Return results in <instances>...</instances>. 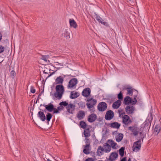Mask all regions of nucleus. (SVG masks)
I'll return each mask as SVG.
<instances>
[{
    "label": "nucleus",
    "instance_id": "nucleus-39",
    "mask_svg": "<svg viewBox=\"0 0 161 161\" xmlns=\"http://www.w3.org/2000/svg\"><path fill=\"white\" fill-rule=\"evenodd\" d=\"M100 23L106 26H108V23L107 22H105L103 19Z\"/></svg>",
    "mask_w": 161,
    "mask_h": 161
},
{
    "label": "nucleus",
    "instance_id": "nucleus-57",
    "mask_svg": "<svg viewBox=\"0 0 161 161\" xmlns=\"http://www.w3.org/2000/svg\"><path fill=\"white\" fill-rule=\"evenodd\" d=\"M39 99V98H38L37 100H36V103L37 102V101H38Z\"/></svg>",
    "mask_w": 161,
    "mask_h": 161
},
{
    "label": "nucleus",
    "instance_id": "nucleus-45",
    "mask_svg": "<svg viewBox=\"0 0 161 161\" xmlns=\"http://www.w3.org/2000/svg\"><path fill=\"white\" fill-rule=\"evenodd\" d=\"M85 140H86V142H85V143H86V145H87V144H89V146H90V143L89 142V139L86 137V138H85Z\"/></svg>",
    "mask_w": 161,
    "mask_h": 161
},
{
    "label": "nucleus",
    "instance_id": "nucleus-43",
    "mask_svg": "<svg viewBox=\"0 0 161 161\" xmlns=\"http://www.w3.org/2000/svg\"><path fill=\"white\" fill-rule=\"evenodd\" d=\"M57 108L58 109V111H59L63 110L64 108V107H63V106L60 105V106L58 107Z\"/></svg>",
    "mask_w": 161,
    "mask_h": 161
},
{
    "label": "nucleus",
    "instance_id": "nucleus-17",
    "mask_svg": "<svg viewBox=\"0 0 161 161\" xmlns=\"http://www.w3.org/2000/svg\"><path fill=\"white\" fill-rule=\"evenodd\" d=\"M121 104V101L120 100H118L113 103L112 105L113 108L114 109H117L120 106Z\"/></svg>",
    "mask_w": 161,
    "mask_h": 161
},
{
    "label": "nucleus",
    "instance_id": "nucleus-52",
    "mask_svg": "<svg viewBox=\"0 0 161 161\" xmlns=\"http://www.w3.org/2000/svg\"><path fill=\"white\" fill-rule=\"evenodd\" d=\"M2 39V35L1 33H0V42Z\"/></svg>",
    "mask_w": 161,
    "mask_h": 161
},
{
    "label": "nucleus",
    "instance_id": "nucleus-15",
    "mask_svg": "<svg viewBox=\"0 0 161 161\" xmlns=\"http://www.w3.org/2000/svg\"><path fill=\"white\" fill-rule=\"evenodd\" d=\"M85 116V113L83 110L79 111L77 114V117L80 120L83 119Z\"/></svg>",
    "mask_w": 161,
    "mask_h": 161
},
{
    "label": "nucleus",
    "instance_id": "nucleus-4",
    "mask_svg": "<svg viewBox=\"0 0 161 161\" xmlns=\"http://www.w3.org/2000/svg\"><path fill=\"white\" fill-rule=\"evenodd\" d=\"M87 101L88 103L86 104V105L87 108L89 109V111L91 113H93L95 111V108L94 106L97 103V100L91 98L87 99Z\"/></svg>",
    "mask_w": 161,
    "mask_h": 161
},
{
    "label": "nucleus",
    "instance_id": "nucleus-18",
    "mask_svg": "<svg viewBox=\"0 0 161 161\" xmlns=\"http://www.w3.org/2000/svg\"><path fill=\"white\" fill-rule=\"evenodd\" d=\"M132 99L129 96H126L124 99V103L125 105H128L131 103Z\"/></svg>",
    "mask_w": 161,
    "mask_h": 161
},
{
    "label": "nucleus",
    "instance_id": "nucleus-40",
    "mask_svg": "<svg viewBox=\"0 0 161 161\" xmlns=\"http://www.w3.org/2000/svg\"><path fill=\"white\" fill-rule=\"evenodd\" d=\"M94 16L97 20H99V19H101V17L98 14H96V13H94Z\"/></svg>",
    "mask_w": 161,
    "mask_h": 161
},
{
    "label": "nucleus",
    "instance_id": "nucleus-58",
    "mask_svg": "<svg viewBox=\"0 0 161 161\" xmlns=\"http://www.w3.org/2000/svg\"><path fill=\"white\" fill-rule=\"evenodd\" d=\"M43 72L44 73H45V74H47V73L46 72H45V70H44V71H43Z\"/></svg>",
    "mask_w": 161,
    "mask_h": 161
},
{
    "label": "nucleus",
    "instance_id": "nucleus-36",
    "mask_svg": "<svg viewBox=\"0 0 161 161\" xmlns=\"http://www.w3.org/2000/svg\"><path fill=\"white\" fill-rule=\"evenodd\" d=\"M132 132L134 135L135 136H137L139 133V131L137 130V129H135Z\"/></svg>",
    "mask_w": 161,
    "mask_h": 161
},
{
    "label": "nucleus",
    "instance_id": "nucleus-54",
    "mask_svg": "<svg viewBox=\"0 0 161 161\" xmlns=\"http://www.w3.org/2000/svg\"><path fill=\"white\" fill-rule=\"evenodd\" d=\"M128 161H131V159L130 158H129Z\"/></svg>",
    "mask_w": 161,
    "mask_h": 161
},
{
    "label": "nucleus",
    "instance_id": "nucleus-30",
    "mask_svg": "<svg viewBox=\"0 0 161 161\" xmlns=\"http://www.w3.org/2000/svg\"><path fill=\"white\" fill-rule=\"evenodd\" d=\"M41 58H40L44 61L47 62L49 58V56L48 55H40Z\"/></svg>",
    "mask_w": 161,
    "mask_h": 161
},
{
    "label": "nucleus",
    "instance_id": "nucleus-44",
    "mask_svg": "<svg viewBox=\"0 0 161 161\" xmlns=\"http://www.w3.org/2000/svg\"><path fill=\"white\" fill-rule=\"evenodd\" d=\"M85 161H94V160L93 158H89L86 159Z\"/></svg>",
    "mask_w": 161,
    "mask_h": 161
},
{
    "label": "nucleus",
    "instance_id": "nucleus-1",
    "mask_svg": "<svg viewBox=\"0 0 161 161\" xmlns=\"http://www.w3.org/2000/svg\"><path fill=\"white\" fill-rule=\"evenodd\" d=\"M111 150V147L106 142L103 144V147L101 146H98L97 151V155L98 156L102 155L104 153H108Z\"/></svg>",
    "mask_w": 161,
    "mask_h": 161
},
{
    "label": "nucleus",
    "instance_id": "nucleus-28",
    "mask_svg": "<svg viewBox=\"0 0 161 161\" xmlns=\"http://www.w3.org/2000/svg\"><path fill=\"white\" fill-rule=\"evenodd\" d=\"M80 125L81 128L84 129L87 127V124L86 123L83 121H81L80 122Z\"/></svg>",
    "mask_w": 161,
    "mask_h": 161
},
{
    "label": "nucleus",
    "instance_id": "nucleus-38",
    "mask_svg": "<svg viewBox=\"0 0 161 161\" xmlns=\"http://www.w3.org/2000/svg\"><path fill=\"white\" fill-rule=\"evenodd\" d=\"M16 75L15 71L13 70L10 72V75L11 77L13 78H14L15 75Z\"/></svg>",
    "mask_w": 161,
    "mask_h": 161
},
{
    "label": "nucleus",
    "instance_id": "nucleus-35",
    "mask_svg": "<svg viewBox=\"0 0 161 161\" xmlns=\"http://www.w3.org/2000/svg\"><path fill=\"white\" fill-rule=\"evenodd\" d=\"M122 92V91H121L119 93L118 95V98L119 99V100H122L123 99V95Z\"/></svg>",
    "mask_w": 161,
    "mask_h": 161
},
{
    "label": "nucleus",
    "instance_id": "nucleus-34",
    "mask_svg": "<svg viewBox=\"0 0 161 161\" xmlns=\"http://www.w3.org/2000/svg\"><path fill=\"white\" fill-rule=\"evenodd\" d=\"M52 117V115L50 113H47V114L46 115V119L48 122L50 120Z\"/></svg>",
    "mask_w": 161,
    "mask_h": 161
},
{
    "label": "nucleus",
    "instance_id": "nucleus-29",
    "mask_svg": "<svg viewBox=\"0 0 161 161\" xmlns=\"http://www.w3.org/2000/svg\"><path fill=\"white\" fill-rule=\"evenodd\" d=\"M78 104L79 107L81 109H83L85 107V103L84 102L80 101L78 103Z\"/></svg>",
    "mask_w": 161,
    "mask_h": 161
},
{
    "label": "nucleus",
    "instance_id": "nucleus-26",
    "mask_svg": "<svg viewBox=\"0 0 161 161\" xmlns=\"http://www.w3.org/2000/svg\"><path fill=\"white\" fill-rule=\"evenodd\" d=\"M78 93L76 92H71L70 94V98L72 99H75L79 96Z\"/></svg>",
    "mask_w": 161,
    "mask_h": 161
},
{
    "label": "nucleus",
    "instance_id": "nucleus-13",
    "mask_svg": "<svg viewBox=\"0 0 161 161\" xmlns=\"http://www.w3.org/2000/svg\"><path fill=\"white\" fill-rule=\"evenodd\" d=\"M96 119V115L94 114H92L89 115L88 117L87 120L89 122L92 123L94 122Z\"/></svg>",
    "mask_w": 161,
    "mask_h": 161
},
{
    "label": "nucleus",
    "instance_id": "nucleus-20",
    "mask_svg": "<svg viewBox=\"0 0 161 161\" xmlns=\"http://www.w3.org/2000/svg\"><path fill=\"white\" fill-rule=\"evenodd\" d=\"M64 77L60 76L57 77L55 79V82L56 84H62L64 81Z\"/></svg>",
    "mask_w": 161,
    "mask_h": 161
},
{
    "label": "nucleus",
    "instance_id": "nucleus-11",
    "mask_svg": "<svg viewBox=\"0 0 161 161\" xmlns=\"http://www.w3.org/2000/svg\"><path fill=\"white\" fill-rule=\"evenodd\" d=\"M107 143L111 147V148H112L113 149H116L118 147L117 144L116 143L114 142L112 140H108L107 141Z\"/></svg>",
    "mask_w": 161,
    "mask_h": 161
},
{
    "label": "nucleus",
    "instance_id": "nucleus-21",
    "mask_svg": "<svg viewBox=\"0 0 161 161\" xmlns=\"http://www.w3.org/2000/svg\"><path fill=\"white\" fill-rule=\"evenodd\" d=\"M69 23L71 27L75 28H76L77 27L76 22L73 19H69Z\"/></svg>",
    "mask_w": 161,
    "mask_h": 161
},
{
    "label": "nucleus",
    "instance_id": "nucleus-25",
    "mask_svg": "<svg viewBox=\"0 0 161 161\" xmlns=\"http://www.w3.org/2000/svg\"><path fill=\"white\" fill-rule=\"evenodd\" d=\"M89 144H88L84 147V149H83V152L86 154H88L90 153L89 151Z\"/></svg>",
    "mask_w": 161,
    "mask_h": 161
},
{
    "label": "nucleus",
    "instance_id": "nucleus-51",
    "mask_svg": "<svg viewBox=\"0 0 161 161\" xmlns=\"http://www.w3.org/2000/svg\"><path fill=\"white\" fill-rule=\"evenodd\" d=\"M136 97H137V95L134 96V99H133V100L134 101H135V100L137 101L136 98Z\"/></svg>",
    "mask_w": 161,
    "mask_h": 161
},
{
    "label": "nucleus",
    "instance_id": "nucleus-55",
    "mask_svg": "<svg viewBox=\"0 0 161 161\" xmlns=\"http://www.w3.org/2000/svg\"><path fill=\"white\" fill-rule=\"evenodd\" d=\"M121 111L120 110H118L119 113V114H120V113H121Z\"/></svg>",
    "mask_w": 161,
    "mask_h": 161
},
{
    "label": "nucleus",
    "instance_id": "nucleus-16",
    "mask_svg": "<svg viewBox=\"0 0 161 161\" xmlns=\"http://www.w3.org/2000/svg\"><path fill=\"white\" fill-rule=\"evenodd\" d=\"M46 110L49 112H52L54 106L51 103H49L47 105H43Z\"/></svg>",
    "mask_w": 161,
    "mask_h": 161
},
{
    "label": "nucleus",
    "instance_id": "nucleus-32",
    "mask_svg": "<svg viewBox=\"0 0 161 161\" xmlns=\"http://www.w3.org/2000/svg\"><path fill=\"white\" fill-rule=\"evenodd\" d=\"M125 149L124 147H122L119 150V155L121 157H123L124 155Z\"/></svg>",
    "mask_w": 161,
    "mask_h": 161
},
{
    "label": "nucleus",
    "instance_id": "nucleus-41",
    "mask_svg": "<svg viewBox=\"0 0 161 161\" xmlns=\"http://www.w3.org/2000/svg\"><path fill=\"white\" fill-rule=\"evenodd\" d=\"M36 90L33 86H31V92L33 93L35 92Z\"/></svg>",
    "mask_w": 161,
    "mask_h": 161
},
{
    "label": "nucleus",
    "instance_id": "nucleus-7",
    "mask_svg": "<svg viewBox=\"0 0 161 161\" xmlns=\"http://www.w3.org/2000/svg\"><path fill=\"white\" fill-rule=\"evenodd\" d=\"M141 139H139L138 141L134 142L133 147H134L133 149V151L137 152L140 150L141 146Z\"/></svg>",
    "mask_w": 161,
    "mask_h": 161
},
{
    "label": "nucleus",
    "instance_id": "nucleus-9",
    "mask_svg": "<svg viewBox=\"0 0 161 161\" xmlns=\"http://www.w3.org/2000/svg\"><path fill=\"white\" fill-rule=\"evenodd\" d=\"M107 107V105L106 103L102 102L98 104L97 108L99 111H103L106 109Z\"/></svg>",
    "mask_w": 161,
    "mask_h": 161
},
{
    "label": "nucleus",
    "instance_id": "nucleus-61",
    "mask_svg": "<svg viewBox=\"0 0 161 161\" xmlns=\"http://www.w3.org/2000/svg\"><path fill=\"white\" fill-rule=\"evenodd\" d=\"M142 134V132H140V135H141Z\"/></svg>",
    "mask_w": 161,
    "mask_h": 161
},
{
    "label": "nucleus",
    "instance_id": "nucleus-56",
    "mask_svg": "<svg viewBox=\"0 0 161 161\" xmlns=\"http://www.w3.org/2000/svg\"><path fill=\"white\" fill-rule=\"evenodd\" d=\"M47 161H52L50 160L49 159H47Z\"/></svg>",
    "mask_w": 161,
    "mask_h": 161
},
{
    "label": "nucleus",
    "instance_id": "nucleus-3",
    "mask_svg": "<svg viewBox=\"0 0 161 161\" xmlns=\"http://www.w3.org/2000/svg\"><path fill=\"white\" fill-rule=\"evenodd\" d=\"M60 106L66 107L67 112L70 114H73V112L75 109V106L73 104H68V103L66 101H63L59 103Z\"/></svg>",
    "mask_w": 161,
    "mask_h": 161
},
{
    "label": "nucleus",
    "instance_id": "nucleus-50",
    "mask_svg": "<svg viewBox=\"0 0 161 161\" xmlns=\"http://www.w3.org/2000/svg\"><path fill=\"white\" fill-rule=\"evenodd\" d=\"M101 19H99L97 20L99 23H100V22H101V21L103 19L101 18Z\"/></svg>",
    "mask_w": 161,
    "mask_h": 161
},
{
    "label": "nucleus",
    "instance_id": "nucleus-8",
    "mask_svg": "<svg viewBox=\"0 0 161 161\" xmlns=\"http://www.w3.org/2000/svg\"><path fill=\"white\" fill-rule=\"evenodd\" d=\"M125 110L127 114H132L134 112L135 108L133 106L130 105L126 107Z\"/></svg>",
    "mask_w": 161,
    "mask_h": 161
},
{
    "label": "nucleus",
    "instance_id": "nucleus-6",
    "mask_svg": "<svg viewBox=\"0 0 161 161\" xmlns=\"http://www.w3.org/2000/svg\"><path fill=\"white\" fill-rule=\"evenodd\" d=\"M118 153L115 152H112L110 154L109 158H106L104 161H114L118 158Z\"/></svg>",
    "mask_w": 161,
    "mask_h": 161
},
{
    "label": "nucleus",
    "instance_id": "nucleus-27",
    "mask_svg": "<svg viewBox=\"0 0 161 161\" xmlns=\"http://www.w3.org/2000/svg\"><path fill=\"white\" fill-rule=\"evenodd\" d=\"M63 36L66 40H69L70 38V33L67 30H65Z\"/></svg>",
    "mask_w": 161,
    "mask_h": 161
},
{
    "label": "nucleus",
    "instance_id": "nucleus-42",
    "mask_svg": "<svg viewBox=\"0 0 161 161\" xmlns=\"http://www.w3.org/2000/svg\"><path fill=\"white\" fill-rule=\"evenodd\" d=\"M53 114L56 113L57 114L59 113V111L58 109H56L55 108L53 107Z\"/></svg>",
    "mask_w": 161,
    "mask_h": 161
},
{
    "label": "nucleus",
    "instance_id": "nucleus-46",
    "mask_svg": "<svg viewBox=\"0 0 161 161\" xmlns=\"http://www.w3.org/2000/svg\"><path fill=\"white\" fill-rule=\"evenodd\" d=\"M135 129V128L134 127L130 126L129 127V129L130 130H131L132 132Z\"/></svg>",
    "mask_w": 161,
    "mask_h": 161
},
{
    "label": "nucleus",
    "instance_id": "nucleus-24",
    "mask_svg": "<svg viewBox=\"0 0 161 161\" xmlns=\"http://www.w3.org/2000/svg\"><path fill=\"white\" fill-rule=\"evenodd\" d=\"M123 135L122 133H119L115 137L116 141L118 142L121 141L123 137Z\"/></svg>",
    "mask_w": 161,
    "mask_h": 161
},
{
    "label": "nucleus",
    "instance_id": "nucleus-59",
    "mask_svg": "<svg viewBox=\"0 0 161 161\" xmlns=\"http://www.w3.org/2000/svg\"><path fill=\"white\" fill-rule=\"evenodd\" d=\"M41 96V94H39V95H38V97H39V96Z\"/></svg>",
    "mask_w": 161,
    "mask_h": 161
},
{
    "label": "nucleus",
    "instance_id": "nucleus-60",
    "mask_svg": "<svg viewBox=\"0 0 161 161\" xmlns=\"http://www.w3.org/2000/svg\"><path fill=\"white\" fill-rule=\"evenodd\" d=\"M143 138H144V137H143L142 138V142H143Z\"/></svg>",
    "mask_w": 161,
    "mask_h": 161
},
{
    "label": "nucleus",
    "instance_id": "nucleus-33",
    "mask_svg": "<svg viewBox=\"0 0 161 161\" xmlns=\"http://www.w3.org/2000/svg\"><path fill=\"white\" fill-rule=\"evenodd\" d=\"M161 130V128L159 126L156 125L154 128V131L157 132V135L160 132Z\"/></svg>",
    "mask_w": 161,
    "mask_h": 161
},
{
    "label": "nucleus",
    "instance_id": "nucleus-12",
    "mask_svg": "<svg viewBox=\"0 0 161 161\" xmlns=\"http://www.w3.org/2000/svg\"><path fill=\"white\" fill-rule=\"evenodd\" d=\"M91 93V90L89 88H86L83 90L82 92V95L85 97L89 96Z\"/></svg>",
    "mask_w": 161,
    "mask_h": 161
},
{
    "label": "nucleus",
    "instance_id": "nucleus-14",
    "mask_svg": "<svg viewBox=\"0 0 161 161\" xmlns=\"http://www.w3.org/2000/svg\"><path fill=\"white\" fill-rule=\"evenodd\" d=\"M122 121L125 125H128L131 122L129 116L127 115H125L123 117Z\"/></svg>",
    "mask_w": 161,
    "mask_h": 161
},
{
    "label": "nucleus",
    "instance_id": "nucleus-2",
    "mask_svg": "<svg viewBox=\"0 0 161 161\" xmlns=\"http://www.w3.org/2000/svg\"><path fill=\"white\" fill-rule=\"evenodd\" d=\"M55 89L56 92L54 93V96L56 98L60 99L64 91V87L62 85H57L56 86Z\"/></svg>",
    "mask_w": 161,
    "mask_h": 161
},
{
    "label": "nucleus",
    "instance_id": "nucleus-47",
    "mask_svg": "<svg viewBox=\"0 0 161 161\" xmlns=\"http://www.w3.org/2000/svg\"><path fill=\"white\" fill-rule=\"evenodd\" d=\"M137 102V101H136V100L134 101V100H132L131 103H132V105H134Z\"/></svg>",
    "mask_w": 161,
    "mask_h": 161
},
{
    "label": "nucleus",
    "instance_id": "nucleus-62",
    "mask_svg": "<svg viewBox=\"0 0 161 161\" xmlns=\"http://www.w3.org/2000/svg\"><path fill=\"white\" fill-rule=\"evenodd\" d=\"M3 61H3H2L1 62H0V63H2Z\"/></svg>",
    "mask_w": 161,
    "mask_h": 161
},
{
    "label": "nucleus",
    "instance_id": "nucleus-31",
    "mask_svg": "<svg viewBox=\"0 0 161 161\" xmlns=\"http://www.w3.org/2000/svg\"><path fill=\"white\" fill-rule=\"evenodd\" d=\"M127 90V94L132 96L133 94V90L131 88L127 87L125 89Z\"/></svg>",
    "mask_w": 161,
    "mask_h": 161
},
{
    "label": "nucleus",
    "instance_id": "nucleus-49",
    "mask_svg": "<svg viewBox=\"0 0 161 161\" xmlns=\"http://www.w3.org/2000/svg\"><path fill=\"white\" fill-rule=\"evenodd\" d=\"M54 73V72H53L51 73V74L48 76V77H49L50 76H51L52 75H53V74Z\"/></svg>",
    "mask_w": 161,
    "mask_h": 161
},
{
    "label": "nucleus",
    "instance_id": "nucleus-37",
    "mask_svg": "<svg viewBox=\"0 0 161 161\" xmlns=\"http://www.w3.org/2000/svg\"><path fill=\"white\" fill-rule=\"evenodd\" d=\"M5 50L4 47L0 45V53H3Z\"/></svg>",
    "mask_w": 161,
    "mask_h": 161
},
{
    "label": "nucleus",
    "instance_id": "nucleus-22",
    "mask_svg": "<svg viewBox=\"0 0 161 161\" xmlns=\"http://www.w3.org/2000/svg\"><path fill=\"white\" fill-rule=\"evenodd\" d=\"M120 125L118 122H114L111 123L110 124V127L114 128L119 129Z\"/></svg>",
    "mask_w": 161,
    "mask_h": 161
},
{
    "label": "nucleus",
    "instance_id": "nucleus-23",
    "mask_svg": "<svg viewBox=\"0 0 161 161\" xmlns=\"http://www.w3.org/2000/svg\"><path fill=\"white\" fill-rule=\"evenodd\" d=\"M84 129V134L86 138L89 137L90 135L89 128L87 127Z\"/></svg>",
    "mask_w": 161,
    "mask_h": 161
},
{
    "label": "nucleus",
    "instance_id": "nucleus-53",
    "mask_svg": "<svg viewBox=\"0 0 161 161\" xmlns=\"http://www.w3.org/2000/svg\"><path fill=\"white\" fill-rule=\"evenodd\" d=\"M55 63H56V64H55L56 65H59V64L58 62H56Z\"/></svg>",
    "mask_w": 161,
    "mask_h": 161
},
{
    "label": "nucleus",
    "instance_id": "nucleus-64",
    "mask_svg": "<svg viewBox=\"0 0 161 161\" xmlns=\"http://www.w3.org/2000/svg\"><path fill=\"white\" fill-rule=\"evenodd\" d=\"M98 161H103L102 160H98Z\"/></svg>",
    "mask_w": 161,
    "mask_h": 161
},
{
    "label": "nucleus",
    "instance_id": "nucleus-48",
    "mask_svg": "<svg viewBox=\"0 0 161 161\" xmlns=\"http://www.w3.org/2000/svg\"><path fill=\"white\" fill-rule=\"evenodd\" d=\"M126 157H125L120 160V161H126Z\"/></svg>",
    "mask_w": 161,
    "mask_h": 161
},
{
    "label": "nucleus",
    "instance_id": "nucleus-5",
    "mask_svg": "<svg viewBox=\"0 0 161 161\" xmlns=\"http://www.w3.org/2000/svg\"><path fill=\"white\" fill-rule=\"evenodd\" d=\"M78 82L77 79L75 78L72 79L69 82L68 86V89H73L75 88Z\"/></svg>",
    "mask_w": 161,
    "mask_h": 161
},
{
    "label": "nucleus",
    "instance_id": "nucleus-10",
    "mask_svg": "<svg viewBox=\"0 0 161 161\" xmlns=\"http://www.w3.org/2000/svg\"><path fill=\"white\" fill-rule=\"evenodd\" d=\"M114 116V112L111 110L108 111L105 116V119L108 120H110L113 118Z\"/></svg>",
    "mask_w": 161,
    "mask_h": 161
},
{
    "label": "nucleus",
    "instance_id": "nucleus-63",
    "mask_svg": "<svg viewBox=\"0 0 161 161\" xmlns=\"http://www.w3.org/2000/svg\"><path fill=\"white\" fill-rule=\"evenodd\" d=\"M44 111L45 112L46 111V110H44Z\"/></svg>",
    "mask_w": 161,
    "mask_h": 161
},
{
    "label": "nucleus",
    "instance_id": "nucleus-19",
    "mask_svg": "<svg viewBox=\"0 0 161 161\" xmlns=\"http://www.w3.org/2000/svg\"><path fill=\"white\" fill-rule=\"evenodd\" d=\"M38 116L43 121L46 120V117L44 113L42 111H39L38 113Z\"/></svg>",
    "mask_w": 161,
    "mask_h": 161
}]
</instances>
